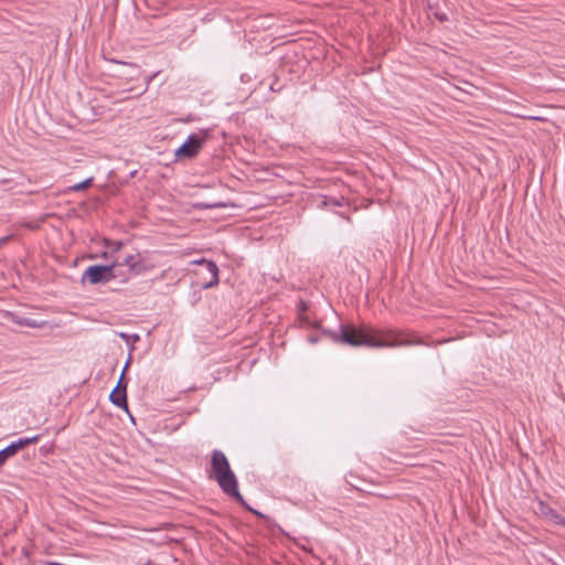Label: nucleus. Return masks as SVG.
<instances>
[{"label": "nucleus", "mask_w": 565, "mask_h": 565, "mask_svg": "<svg viewBox=\"0 0 565 565\" xmlns=\"http://www.w3.org/2000/svg\"><path fill=\"white\" fill-rule=\"evenodd\" d=\"M333 341L351 347L393 348L423 344L422 340L403 339L393 330H379L371 326L340 324L338 331L326 332Z\"/></svg>", "instance_id": "nucleus-1"}, {"label": "nucleus", "mask_w": 565, "mask_h": 565, "mask_svg": "<svg viewBox=\"0 0 565 565\" xmlns=\"http://www.w3.org/2000/svg\"><path fill=\"white\" fill-rule=\"evenodd\" d=\"M211 468L216 482L224 493L236 500L239 504L244 505L254 514L258 515L259 518H264V514L249 508L239 493L237 479L232 471L230 462L223 451L217 449L213 450L211 456Z\"/></svg>", "instance_id": "nucleus-2"}, {"label": "nucleus", "mask_w": 565, "mask_h": 565, "mask_svg": "<svg viewBox=\"0 0 565 565\" xmlns=\"http://www.w3.org/2000/svg\"><path fill=\"white\" fill-rule=\"evenodd\" d=\"M116 268L109 265H92L82 274L81 282L90 285L107 284L115 279Z\"/></svg>", "instance_id": "nucleus-3"}, {"label": "nucleus", "mask_w": 565, "mask_h": 565, "mask_svg": "<svg viewBox=\"0 0 565 565\" xmlns=\"http://www.w3.org/2000/svg\"><path fill=\"white\" fill-rule=\"evenodd\" d=\"M111 266H115L116 269L128 267L127 271L134 275L141 274L147 269L146 265L140 260L139 254L117 255L111 262Z\"/></svg>", "instance_id": "nucleus-4"}, {"label": "nucleus", "mask_w": 565, "mask_h": 565, "mask_svg": "<svg viewBox=\"0 0 565 565\" xmlns=\"http://www.w3.org/2000/svg\"><path fill=\"white\" fill-rule=\"evenodd\" d=\"M205 138L198 135L192 134L188 137V139L175 150V156L178 158H186L192 159L198 156L200 152Z\"/></svg>", "instance_id": "nucleus-5"}, {"label": "nucleus", "mask_w": 565, "mask_h": 565, "mask_svg": "<svg viewBox=\"0 0 565 565\" xmlns=\"http://www.w3.org/2000/svg\"><path fill=\"white\" fill-rule=\"evenodd\" d=\"M40 439V436H33V437H25L20 438L17 441H12L9 446L0 450V467L4 466L6 462L14 457L20 450L24 449L25 447L36 444Z\"/></svg>", "instance_id": "nucleus-6"}, {"label": "nucleus", "mask_w": 565, "mask_h": 565, "mask_svg": "<svg viewBox=\"0 0 565 565\" xmlns=\"http://www.w3.org/2000/svg\"><path fill=\"white\" fill-rule=\"evenodd\" d=\"M198 265L202 267V270L205 271V275L210 276V280L203 284V288L209 289L218 285V267L212 260H206L204 258L195 262Z\"/></svg>", "instance_id": "nucleus-7"}, {"label": "nucleus", "mask_w": 565, "mask_h": 565, "mask_svg": "<svg viewBox=\"0 0 565 565\" xmlns=\"http://www.w3.org/2000/svg\"><path fill=\"white\" fill-rule=\"evenodd\" d=\"M535 511L537 514L550 519L555 524H561L565 527V518H563L556 510L551 508L547 503L539 501Z\"/></svg>", "instance_id": "nucleus-8"}, {"label": "nucleus", "mask_w": 565, "mask_h": 565, "mask_svg": "<svg viewBox=\"0 0 565 565\" xmlns=\"http://www.w3.org/2000/svg\"><path fill=\"white\" fill-rule=\"evenodd\" d=\"M109 399L117 407L127 409V384H124L122 387H115L109 395Z\"/></svg>", "instance_id": "nucleus-9"}, {"label": "nucleus", "mask_w": 565, "mask_h": 565, "mask_svg": "<svg viewBox=\"0 0 565 565\" xmlns=\"http://www.w3.org/2000/svg\"><path fill=\"white\" fill-rule=\"evenodd\" d=\"M8 319L19 326H25V327L34 328V329L42 328L45 324L44 321H38V320H34L31 318H25V317H22L20 315L13 313V312L8 313Z\"/></svg>", "instance_id": "nucleus-10"}, {"label": "nucleus", "mask_w": 565, "mask_h": 565, "mask_svg": "<svg viewBox=\"0 0 565 565\" xmlns=\"http://www.w3.org/2000/svg\"><path fill=\"white\" fill-rule=\"evenodd\" d=\"M223 206H225V204L221 202H198L194 204V207L198 210H212Z\"/></svg>", "instance_id": "nucleus-11"}, {"label": "nucleus", "mask_w": 565, "mask_h": 565, "mask_svg": "<svg viewBox=\"0 0 565 565\" xmlns=\"http://www.w3.org/2000/svg\"><path fill=\"white\" fill-rule=\"evenodd\" d=\"M223 206H225V204L221 202H198L194 204V207L198 210H212Z\"/></svg>", "instance_id": "nucleus-12"}, {"label": "nucleus", "mask_w": 565, "mask_h": 565, "mask_svg": "<svg viewBox=\"0 0 565 565\" xmlns=\"http://www.w3.org/2000/svg\"><path fill=\"white\" fill-rule=\"evenodd\" d=\"M118 335L120 339H122L127 344H130L131 347L134 345V343L140 340V337L137 333L128 334L126 332H119Z\"/></svg>", "instance_id": "nucleus-13"}, {"label": "nucleus", "mask_w": 565, "mask_h": 565, "mask_svg": "<svg viewBox=\"0 0 565 565\" xmlns=\"http://www.w3.org/2000/svg\"><path fill=\"white\" fill-rule=\"evenodd\" d=\"M93 183V178H88L79 183L72 185L70 189L74 192H79L88 189Z\"/></svg>", "instance_id": "nucleus-14"}, {"label": "nucleus", "mask_w": 565, "mask_h": 565, "mask_svg": "<svg viewBox=\"0 0 565 565\" xmlns=\"http://www.w3.org/2000/svg\"><path fill=\"white\" fill-rule=\"evenodd\" d=\"M341 205H342L341 200H339L337 198H324L320 204V206H322V207H330V209H333L335 206H341Z\"/></svg>", "instance_id": "nucleus-15"}, {"label": "nucleus", "mask_w": 565, "mask_h": 565, "mask_svg": "<svg viewBox=\"0 0 565 565\" xmlns=\"http://www.w3.org/2000/svg\"><path fill=\"white\" fill-rule=\"evenodd\" d=\"M131 273H128L127 269L124 270L122 268L116 269V276L115 279L119 278L121 282H127L130 278Z\"/></svg>", "instance_id": "nucleus-16"}, {"label": "nucleus", "mask_w": 565, "mask_h": 565, "mask_svg": "<svg viewBox=\"0 0 565 565\" xmlns=\"http://www.w3.org/2000/svg\"><path fill=\"white\" fill-rule=\"evenodd\" d=\"M122 243L121 242H108L107 243V248L109 249L110 253H116V252H119L120 248L122 247Z\"/></svg>", "instance_id": "nucleus-17"}, {"label": "nucleus", "mask_w": 565, "mask_h": 565, "mask_svg": "<svg viewBox=\"0 0 565 565\" xmlns=\"http://www.w3.org/2000/svg\"><path fill=\"white\" fill-rule=\"evenodd\" d=\"M129 363H130V358L127 360V362H126V364L124 366V370L121 372V375H120V377L118 380V383H117L116 387H122L124 384H127L126 381H125V373H126V371H127V369L129 366Z\"/></svg>", "instance_id": "nucleus-18"}, {"label": "nucleus", "mask_w": 565, "mask_h": 565, "mask_svg": "<svg viewBox=\"0 0 565 565\" xmlns=\"http://www.w3.org/2000/svg\"><path fill=\"white\" fill-rule=\"evenodd\" d=\"M437 17H438V19H439L440 21L446 20V17H445L444 14H443V15H437Z\"/></svg>", "instance_id": "nucleus-19"}, {"label": "nucleus", "mask_w": 565, "mask_h": 565, "mask_svg": "<svg viewBox=\"0 0 565 565\" xmlns=\"http://www.w3.org/2000/svg\"><path fill=\"white\" fill-rule=\"evenodd\" d=\"M309 341H310V342H312V343H316V342H317V339H316V338H313V337H311V338H309Z\"/></svg>", "instance_id": "nucleus-20"}]
</instances>
